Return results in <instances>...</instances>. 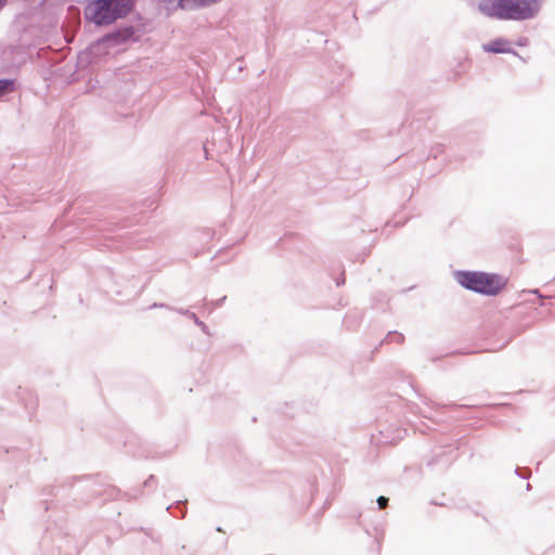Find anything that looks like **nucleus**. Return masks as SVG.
I'll return each mask as SVG.
<instances>
[{"mask_svg": "<svg viewBox=\"0 0 555 555\" xmlns=\"http://www.w3.org/2000/svg\"><path fill=\"white\" fill-rule=\"evenodd\" d=\"M134 35V27L124 26L102 36L90 47V51L93 53L94 50H100L101 47L111 48L126 43Z\"/></svg>", "mask_w": 555, "mask_h": 555, "instance_id": "nucleus-4", "label": "nucleus"}, {"mask_svg": "<svg viewBox=\"0 0 555 555\" xmlns=\"http://www.w3.org/2000/svg\"><path fill=\"white\" fill-rule=\"evenodd\" d=\"M377 504L380 509H384L388 505V499L382 495L377 499Z\"/></svg>", "mask_w": 555, "mask_h": 555, "instance_id": "nucleus-9", "label": "nucleus"}, {"mask_svg": "<svg viewBox=\"0 0 555 555\" xmlns=\"http://www.w3.org/2000/svg\"><path fill=\"white\" fill-rule=\"evenodd\" d=\"M221 0H197V5L199 9L216 4L220 2Z\"/></svg>", "mask_w": 555, "mask_h": 555, "instance_id": "nucleus-8", "label": "nucleus"}, {"mask_svg": "<svg viewBox=\"0 0 555 555\" xmlns=\"http://www.w3.org/2000/svg\"><path fill=\"white\" fill-rule=\"evenodd\" d=\"M527 42H528V39L527 38H521L517 41V46L519 47H525L527 46Z\"/></svg>", "mask_w": 555, "mask_h": 555, "instance_id": "nucleus-10", "label": "nucleus"}, {"mask_svg": "<svg viewBox=\"0 0 555 555\" xmlns=\"http://www.w3.org/2000/svg\"><path fill=\"white\" fill-rule=\"evenodd\" d=\"M15 94H17L15 80L8 78L0 79V101H14Z\"/></svg>", "mask_w": 555, "mask_h": 555, "instance_id": "nucleus-6", "label": "nucleus"}, {"mask_svg": "<svg viewBox=\"0 0 555 555\" xmlns=\"http://www.w3.org/2000/svg\"><path fill=\"white\" fill-rule=\"evenodd\" d=\"M462 75V72L456 73L455 78Z\"/></svg>", "mask_w": 555, "mask_h": 555, "instance_id": "nucleus-11", "label": "nucleus"}, {"mask_svg": "<svg viewBox=\"0 0 555 555\" xmlns=\"http://www.w3.org/2000/svg\"><path fill=\"white\" fill-rule=\"evenodd\" d=\"M2 4H3V1H2V0H0V7H1Z\"/></svg>", "mask_w": 555, "mask_h": 555, "instance_id": "nucleus-12", "label": "nucleus"}, {"mask_svg": "<svg viewBox=\"0 0 555 555\" xmlns=\"http://www.w3.org/2000/svg\"><path fill=\"white\" fill-rule=\"evenodd\" d=\"M485 52L488 53H511L520 57V55L511 47V41L500 37L482 46Z\"/></svg>", "mask_w": 555, "mask_h": 555, "instance_id": "nucleus-5", "label": "nucleus"}, {"mask_svg": "<svg viewBox=\"0 0 555 555\" xmlns=\"http://www.w3.org/2000/svg\"><path fill=\"white\" fill-rule=\"evenodd\" d=\"M133 5V0H86L83 16L98 27L109 26L126 17Z\"/></svg>", "mask_w": 555, "mask_h": 555, "instance_id": "nucleus-1", "label": "nucleus"}, {"mask_svg": "<svg viewBox=\"0 0 555 555\" xmlns=\"http://www.w3.org/2000/svg\"><path fill=\"white\" fill-rule=\"evenodd\" d=\"M479 11L499 20L524 21L532 18L539 11L537 0H483Z\"/></svg>", "mask_w": 555, "mask_h": 555, "instance_id": "nucleus-2", "label": "nucleus"}, {"mask_svg": "<svg viewBox=\"0 0 555 555\" xmlns=\"http://www.w3.org/2000/svg\"><path fill=\"white\" fill-rule=\"evenodd\" d=\"M178 7L182 10H197V0H179Z\"/></svg>", "mask_w": 555, "mask_h": 555, "instance_id": "nucleus-7", "label": "nucleus"}, {"mask_svg": "<svg viewBox=\"0 0 555 555\" xmlns=\"http://www.w3.org/2000/svg\"><path fill=\"white\" fill-rule=\"evenodd\" d=\"M455 278L463 287L489 296L499 294L507 284L503 276L483 272H457Z\"/></svg>", "mask_w": 555, "mask_h": 555, "instance_id": "nucleus-3", "label": "nucleus"}]
</instances>
